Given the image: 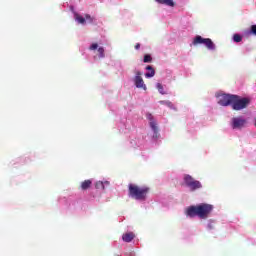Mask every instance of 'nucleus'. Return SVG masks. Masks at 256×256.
<instances>
[{"mask_svg":"<svg viewBox=\"0 0 256 256\" xmlns=\"http://www.w3.org/2000/svg\"><path fill=\"white\" fill-rule=\"evenodd\" d=\"M213 205L201 203L196 206H190L186 209L187 217H199V219H208L209 215L213 213Z\"/></svg>","mask_w":256,"mask_h":256,"instance_id":"1","label":"nucleus"},{"mask_svg":"<svg viewBox=\"0 0 256 256\" xmlns=\"http://www.w3.org/2000/svg\"><path fill=\"white\" fill-rule=\"evenodd\" d=\"M149 191H151L149 186H139L136 184L128 185V195L131 199H135L136 201H146Z\"/></svg>","mask_w":256,"mask_h":256,"instance_id":"2","label":"nucleus"},{"mask_svg":"<svg viewBox=\"0 0 256 256\" xmlns=\"http://www.w3.org/2000/svg\"><path fill=\"white\" fill-rule=\"evenodd\" d=\"M250 103L251 100H249V98H241L238 95H234L232 100V109L234 111H241L243 109H247Z\"/></svg>","mask_w":256,"mask_h":256,"instance_id":"3","label":"nucleus"},{"mask_svg":"<svg viewBox=\"0 0 256 256\" xmlns=\"http://www.w3.org/2000/svg\"><path fill=\"white\" fill-rule=\"evenodd\" d=\"M183 181L190 191H197V189H201V187H203L199 180H195V178L189 174L184 175Z\"/></svg>","mask_w":256,"mask_h":256,"instance_id":"4","label":"nucleus"},{"mask_svg":"<svg viewBox=\"0 0 256 256\" xmlns=\"http://www.w3.org/2000/svg\"><path fill=\"white\" fill-rule=\"evenodd\" d=\"M193 45H205L209 51H215V43L210 38H203L197 35L193 40Z\"/></svg>","mask_w":256,"mask_h":256,"instance_id":"5","label":"nucleus"},{"mask_svg":"<svg viewBox=\"0 0 256 256\" xmlns=\"http://www.w3.org/2000/svg\"><path fill=\"white\" fill-rule=\"evenodd\" d=\"M233 99H235L233 94H221L218 103L222 107H229V105H233Z\"/></svg>","mask_w":256,"mask_h":256,"instance_id":"6","label":"nucleus"},{"mask_svg":"<svg viewBox=\"0 0 256 256\" xmlns=\"http://www.w3.org/2000/svg\"><path fill=\"white\" fill-rule=\"evenodd\" d=\"M134 83L138 89H144V91H147V86L145 85V82L141 77V72L136 73V76L134 78Z\"/></svg>","mask_w":256,"mask_h":256,"instance_id":"7","label":"nucleus"},{"mask_svg":"<svg viewBox=\"0 0 256 256\" xmlns=\"http://www.w3.org/2000/svg\"><path fill=\"white\" fill-rule=\"evenodd\" d=\"M96 49H98L97 52H98L99 59H104V57H105V48L99 47V44H97V43H93L89 47L90 51H95Z\"/></svg>","mask_w":256,"mask_h":256,"instance_id":"8","label":"nucleus"},{"mask_svg":"<svg viewBox=\"0 0 256 256\" xmlns=\"http://www.w3.org/2000/svg\"><path fill=\"white\" fill-rule=\"evenodd\" d=\"M146 119L150 121V127L152 131L155 133V135H157V133H159V129L157 128V122L155 121V119H153V114L151 113L146 114Z\"/></svg>","mask_w":256,"mask_h":256,"instance_id":"9","label":"nucleus"},{"mask_svg":"<svg viewBox=\"0 0 256 256\" xmlns=\"http://www.w3.org/2000/svg\"><path fill=\"white\" fill-rule=\"evenodd\" d=\"M245 123H247V121L243 118L232 119L233 129H241V127H245Z\"/></svg>","mask_w":256,"mask_h":256,"instance_id":"10","label":"nucleus"},{"mask_svg":"<svg viewBox=\"0 0 256 256\" xmlns=\"http://www.w3.org/2000/svg\"><path fill=\"white\" fill-rule=\"evenodd\" d=\"M135 239V234L133 232H128L126 234H123L122 240L125 241V243H131L132 240Z\"/></svg>","mask_w":256,"mask_h":256,"instance_id":"11","label":"nucleus"},{"mask_svg":"<svg viewBox=\"0 0 256 256\" xmlns=\"http://www.w3.org/2000/svg\"><path fill=\"white\" fill-rule=\"evenodd\" d=\"M91 185H93V181L91 180H84L81 185H80V189L82 191H87V189L91 188Z\"/></svg>","mask_w":256,"mask_h":256,"instance_id":"12","label":"nucleus"},{"mask_svg":"<svg viewBox=\"0 0 256 256\" xmlns=\"http://www.w3.org/2000/svg\"><path fill=\"white\" fill-rule=\"evenodd\" d=\"M146 70L149 71L145 74V77L147 79L151 78V77H155V69H153V66H147Z\"/></svg>","mask_w":256,"mask_h":256,"instance_id":"13","label":"nucleus"},{"mask_svg":"<svg viewBox=\"0 0 256 256\" xmlns=\"http://www.w3.org/2000/svg\"><path fill=\"white\" fill-rule=\"evenodd\" d=\"M74 19L75 21H77L78 23H80V25H85V18L77 13L74 14Z\"/></svg>","mask_w":256,"mask_h":256,"instance_id":"14","label":"nucleus"},{"mask_svg":"<svg viewBox=\"0 0 256 256\" xmlns=\"http://www.w3.org/2000/svg\"><path fill=\"white\" fill-rule=\"evenodd\" d=\"M160 105H166L169 109H173V103L171 101L161 100L159 101Z\"/></svg>","mask_w":256,"mask_h":256,"instance_id":"15","label":"nucleus"},{"mask_svg":"<svg viewBox=\"0 0 256 256\" xmlns=\"http://www.w3.org/2000/svg\"><path fill=\"white\" fill-rule=\"evenodd\" d=\"M233 41L235 43H241V41H243V37H241V35H239V34H234Z\"/></svg>","mask_w":256,"mask_h":256,"instance_id":"16","label":"nucleus"},{"mask_svg":"<svg viewBox=\"0 0 256 256\" xmlns=\"http://www.w3.org/2000/svg\"><path fill=\"white\" fill-rule=\"evenodd\" d=\"M156 87H157L159 93H161V95H165V90L163 89V84L157 83Z\"/></svg>","mask_w":256,"mask_h":256,"instance_id":"17","label":"nucleus"},{"mask_svg":"<svg viewBox=\"0 0 256 256\" xmlns=\"http://www.w3.org/2000/svg\"><path fill=\"white\" fill-rule=\"evenodd\" d=\"M151 61H153V58L151 57V55L149 54L144 55V60H143L144 63H151Z\"/></svg>","mask_w":256,"mask_h":256,"instance_id":"18","label":"nucleus"},{"mask_svg":"<svg viewBox=\"0 0 256 256\" xmlns=\"http://www.w3.org/2000/svg\"><path fill=\"white\" fill-rule=\"evenodd\" d=\"M95 187L97 189H105V184H103L102 181H98V182H96Z\"/></svg>","mask_w":256,"mask_h":256,"instance_id":"19","label":"nucleus"},{"mask_svg":"<svg viewBox=\"0 0 256 256\" xmlns=\"http://www.w3.org/2000/svg\"><path fill=\"white\" fill-rule=\"evenodd\" d=\"M84 19L85 22L88 21V23H93V17H91L89 14H86Z\"/></svg>","mask_w":256,"mask_h":256,"instance_id":"20","label":"nucleus"},{"mask_svg":"<svg viewBox=\"0 0 256 256\" xmlns=\"http://www.w3.org/2000/svg\"><path fill=\"white\" fill-rule=\"evenodd\" d=\"M135 49H137V50L141 49V44L137 43V44L135 45Z\"/></svg>","mask_w":256,"mask_h":256,"instance_id":"21","label":"nucleus"}]
</instances>
